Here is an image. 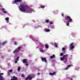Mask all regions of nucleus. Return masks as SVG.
Here are the masks:
<instances>
[{"label": "nucleus", "mask_w": 80, "mask_h": 80, "mask_svg": "<svg viewBox=\"0 0 80 80\" xmlns=\"http://www.w3.org/2000/svg\"><path fill=\"white\" fill-rule=\"evenodd\" d=\"M25 5L24 4H20V6H19L18 8L19 10L22 12H25Z\"/></svg>", "instance_id": "1"}, {"label": "nucleus", "mask_w": 80, "mask_h": 80, "mask_svg": "<svg viewBox=\"0 0 80 80\" xmlns=\"http://www.w3.org/2000/svg\"><path fill=\"white\" fill-rule=\"evenodd\" d=\"M65 18L66 20H67V19L69 20L68 21V22L66 23V25L67 26H68V25H69V23H70V22H72V19L70 18V16H66L65 17Z\"/></svg>", "instance_id": "2"}, {"label": "nucleus", "mask_w": 80, "mask_h": 80, "mask_svg": "<svg viewBox=\"0 0 80 80\" xmlns=\"http://www.w3.org/2000/svg\"><path fill=\"white\" fill-rule=\"evenodd\" d=\"M22 2L23 1L22 0H14L12 1V3H13V4H15V3H17V2L18 3H20V2H21V3H22Z\"/></svg>", "instance_id": "3"}, {"label": "nucleus", "mask_w": 80, "mask_h": 80, "mask_svg": "<svg viewBox=\"0 0 80 80\" xmlns=\"http://www.w3.org/2000/svg\"><path fill=\"white\" fill-rule=\"evenodd\" d=\"M69 47H71V50H72V49H73V48H75V46H74V43H73V42L71 43Z\"/></svg>", "instance_id": "4"}, {"label": "nucleus", "mask_w": 80, "mask_h": 80, "mask_svg": "<svg viewBox=\"0 0 80 80\" xmlns=\"http://www.w3.org/2000/svg\"><path fill=\"white\" fill-rule=\"evenodd\" d=\"M33 78V77H32L30 76V75H29L28 76L25 78V80H31Z\"/></svg>", "instance_id": "5"}, {"label": "nucleus", "mask_w": 80, "mask_h": 80, "mask_svg": "<svg viewBox=\"0 0 80 80\" xmlns=\"http://www.w3.org/2000/svg\"><path fill=\"white\" fill-rule=\"evenodd\" d=\"M2 75H3V73H0V80H3L4 79L3 78V77H2Z\"/></svg>", "instance_id": "6"}, {"label": "nucleus", "mask_w": 80, "mask_h": 80, "mask_svg": "<svg viewBox=\"0 0 80 80\" xmlns=\"http://www.w3.org/2000/svg\"><path fill=\"white\" fill-rule=\"evenodd\" d=\"M41 58L42 62H44L45 63L47 62V59H46V58H45L41 57Z\"/></svg>", "instance_id": "7"}, {"label": "nucleus", "mask_w": 80, "mask_h": 80, "mask_svg": "<svg viewBox=\"0 0 80 80\" xmlns=\"http://www.w3.org/2000/svg\"><path fill=\"white\" fill-rule=\"evenodd\" d=\"M55 74H56V72H54L52 73V72H50L49 73V75H55Z\"/></svg>", "instance_id": "8"}, {"label": "nucleus", "mask_w": 80, "mask_h": 80, "mask_svg": "<svg viewBox=\"0 0 80 80\" xmlns=\"http://www.w3.org/2000/svg\"><path fill=\"white\" fill-rule=\"evenodd\" d=\"M12 79L14 80H18V78H17V77L14 76L12 77Z\"/></svg>", "instance_id": "9"}, {"label": "nucleus", "mask_w": 80, "mask_h": 80, "mask_svg": "<svg viewBox=\"0 0 80 80\" xmlns=\"http://www.w3.org/2000/svg\"><path fill=\"white\" fill-rule=\"evenodd\" d=\"M22 62L23 63H27V59H24L22 61Z\"/></svg>", "instance_id": "10"}, {"label": "nucleus", "mask_w": 80, "mask_h": 80, "mask_svg": "<svg viewBox=\"0 0 80 80\" xmlns=\"http://www.w3.org/2000/svg\"><path fill=\"white\" fill-rule=\"evenodd\" d=\"M17 49L19 51V52H20V50H21V47L19 46L18 47Z\"/></svg>", "instance_id": "11"}, {"label": "nucleus", "mask_w": 80, "mask_h": 80, "mask_svg": "<svg viewBox=\"0 0 80 80\" xmlns=\"http://www.w3.org/2000/svg\"><path fill=\"white\" fill-rule=\"evenodd\" d=\"M18 52H19V51H18L17 49H16L13 51V53H18Z\"/></svg>", "instance_id": "12"}, {"label": "nucleus", "mask_w": 80, "mask_h": 80, "mask_svg": "<svg viewBox=\"0 0 80 80\" xmlns=\"http://www.w3.org/2000/svg\"><path fill=\"white\" fill-rule=\"evenodd\" d=\"M12 72H13V70H9L8 71V75H10V74L9 73V72H10V73H12Z\"/></svg>", "instance_id": "13"}, {"label": "nucleus", "mask_w": 80, "mask_h": 80, "mask_svg": "<svg viewBox=\"0 0 80 80\" xmlns=\"http://www.w3.org/2000/svg\"><path fill=\"white\" fill-rule=\"evenodd\" d=\"M55 55L53 54V56H51L50 58H51V59H53V58H55Z\"/></svg>", "instance_id": "14"}, {"label": "nucleus", "mask_w": 80, "mask_h": 80, "mask_svg": "<svg viewBox=\"0 0 80 80\" xmlns=\"http://www.w3.org/2000/svg\"><path fill=\"white\" fill-rule=\"evenodd\" d=\"M5 44H6V42H4L1 43V45H5Z\"/></svg>", "instance_id": "15"}, {"label": "nucleus", "mask_w": 80, "mask_h": 80, "mask_svg": "<svg viewBox=\"0 0 80 80\" xmlns=\"http://www.w3.org/2000/svg\"><path fill=\"white\" fill-rule=\"evenodd\" d=\"M45 47L46 48H48V45L46 44L45 45Z\"/></svg>", "instance_id": "16"}, {"label": "nucleus", "mask_w": 80, "mask_h": 80, "mask_svg": "<svg viewBox=\"0 0 80 80\" xmlns=\"http://www.w3.org/2000/svg\"><path fill=\"white\" fill-rule=\"evenodd\" d=\"M20 70V67H18V72H19Z\"/></svg>", "instance_id": "17"}, {"label": "nucleus", "mask_w": 80, "mask_h": 80, "mask_svg": "<svg viewBox=\"0 0 80 80\" xmlns=\"http://www.w3.org/2000/svg\"><path fill=\"white\" fill-rule=\"evenodd\" d=\"M14 45H17V42L16 41H15L14 42Z\"/></svg>", "instance_id": "18"}, {"label": "nucleus", "mask_w": 80, "mask_h": 80, "mask_svg": "<svg viewBox=\"0 0 80 80\" xmlns=\"http://www.w3.org/2000/svg\"><path fill=\"white\" fill-rule=\"evenodd\" d=\"M6 20L8 21L9 20V18L8 17H7L5 18Z\"/></svg>", "instance_id": "19"}, {"label": "nucleus", "mask_w": 80, "mask_h": 80, "mask_svg": "<svg viewBox=\"0 0 80 80\" xmlns=\"http://www.w3.org/2000/svg\"><path fill=\"white\" fill-rule=\"evenodd\" d=\"M19 59V57H18L16 59V60H17V61H18V60Z\"/></svg>", "instance_id": "20"}, {"label": "nucleus", "mask_w": 80, "mask_h": 80, "mask_svg": "<svg viewBox=\"0 0 80 80\" xmlns=\"http://www.w3.org/2000/svg\"><path fill=\"white\" fill-rule=\"evenodd\" d=\"M41 8H45V6H42L41 7Z\"/></svg>", "instance_id": "21"}, {"label": "nucleus", "mask_w": 80, "mask_h": 80, "mask_svg": "<svg viewBox=\"0 0 80 80\" xmlns=\"http://www.w3.org/2000/svg\"><path fill=\"white\" fill-rule=\"evenodd\" d=\"M46 23H49V20H46Z\"/></svg>", "instance_id": "22"}, {"label": "nucleus", "mask_w": 80, "mask_h": 80, "mask_svg": "<svg viewBox=\"0 0 80 80\" xmlns=\"http://www.w3.org/2000/svg\"><path fill=\"white\" fill-rule=\"evenodd\" d=\"M53 22H50L49 23V25H52Z\"/></svg>", "instance_id": "23"}, {"label": "nucleus", "mask_w": 80, "mask_h": 80, "mask_svg": "<svg viewBox=\"0 0 80 80\" xmlns=\"http://www.w3.org/2000/svg\"><path fill=\"white\" fill-rule=\"evenodd\" d=\"M60 55L61 56H63V53H61L60 54Z\"/></svg>", "instance_id": "24"}, {"label": "nucleus", "mask_w": 80, "mask_h": 80, "mask_svg": "<svg viewBox=\"0 0 80 80\" xmlns=\"http://www.w3.org/2000/svg\"><path fill=\"white\" fill-rule=\"evenodd\" d=\"M3 13H7V12L6 11H3Z\"/></svg>", "instance_id": "25"}, {"label": "nucleus", "mask_w": 80, "mask_h": 80, "mask_svg": "<svg viewBox=\"0 0 80 80\" xmlns=\"http://www.w3.org/2000/svg\"><path fill=\"white\" fill-rule=\"evenodd\" d=\"M64 59V58H61V61H63V60Z\"/></svg>", "instance_id": "26"}, {"label": "nucleus", "mask_w": 80, "mask_h": 80, "mask_svg": "<svg viewBox=\"0 0 80 80\" xmlns=\"http://www.w3.org/2000/svg\"><path fill=\"white\" fill-rule=\"evenodd\" d=\"M50 29H48L46 30V32H50Z\"/></svg>", "instance_id": "27"}, {"label": "nucleus", "mask_w": 80, "mask_h": 80, "mask_svg": "<svg viewBox=\"0 0 80 80\" xmlns=\"http://www.w3.org/2000/svg\"><path fill=\"white\" fill-rule=\"evenodd\" d=\"M67 62V58H65V63H66Z\"/></svg>", "instance_id": "28"}, {"label": "nucleus", "mask_w": 80, "mask_h": 80, "mask_svg": "<svg viewBox=\"0 0 80 80\" xmlns=\"http://www.w3.org/2000/svg\"><path fill=\"white\" fill-rule=\"evenodd\" d=\"M25 65L26 66H28V62H27V63H26Z\"/></svg>", "instance_id": "29"}, {"label": "nucleus", "mask_w": 80, "mask_h": 80, "mask_svg": "<svg viewBox=\"0 0 80 80\" xmlns=\"http://www.w3.org/2000/svg\"><path fill=\"white\" fill-rule=\"evenodd\" d=\"M62 50H63V51H64V50H65V48H62Z\"/></svg>", "instance_id": "30"}, {"label": "nucleus", "mask_w": 80, "mask_h": 80, "mask_svg": "<svg viewBox=\"0 0 80 80\" xmlns=\"http://www.w3.org/2000/svg\"><path fill=\"white\" fill-rule=\"evenodd\" d=\"M40 52H44L43 51V50H42V49L40 50Z\"/></svg>", "instance_id": "31"}, {"label": "nucleus", "mask_w": 80, "mask_h": 80, "mask_svg": "<svg viewBox=\"0 0 80 80\" xmlns=\"http://www.w3.org/2000/svg\"><path fill=\"white\" fill-rule=\"evenodd\" d=\"M21 77H25V76H24V75H23V74H22L21 75Z\"/></svg>", "instance_id": "32"}, {"label": "nucleus", "mask_w": 80, "mask_h": 80, "mask_svg": "<svg viewBox=\"0 0 80 80\" xmlns=\"http://www.w3.org/2000/svg\"><path fill=\"white\" fill-rule=\"evenodd\" d=\"M17 61H17V60L15 61V63H17Z\"/></svg>", "instance_id": "33"}, {"label": "nucleus", "mask_w": 80, "mask_h": 80, "mask_svg": "<svg viewBox=\"0 0 80 80\" xmlns=\"http://www.w3.org/2000/svg\"><path fill=\"white\" fill-rule=\"evenodd\" d=\"M71 66V65H68L67 66V67H70Z\"/></svg>", "instance_id": "34"}, {"label": "nucleus", "mask_w": 80, "mask_h": 80, "mask_svg": "<svg viewBox=\"0 0 80 80\" xmlns=\"http://www.w3.org/2000/svg\"><path fill=\"white\" fill-rule=\"evenodd\" d=\"M68 67H67V68H65V70H68Z\"/></svg>", "instance_id": "35"}, {"label": "nucleus", "mask_w": 80, "mask_h": 80, "mask_svg": "<svg viewBox=\"0 0 80 80\" xmlns=\"http://www.w3.org/2000/svg\"><path fill=\"white\" fill-rule=\"evenodd\" d=\"M2 11H4V10H5V9H4V8H2Z\"/></svg>", "instance_id": "36"}, {"label": "nucleus", "mask_w": 80, "mask_h": 80, "mask_svg": "<svg viewBox=\"0 0 80 80\" xmlns=\"http://www.w3.org/2000/svg\"><path fill=\"white\" fill-rule=\"evenodd\" d=\"M62 17H63V13H62Z\"/></svg>", "instance_id": "37"}, {"label": "nucleus", "mask_w": 80, "mask_h": 80, "mask_svg": "<svg viewBox=\"0 0 80 80\" xmlns=\"http://www.w3.org/2000/svg\"><path fill=\"white\" fill-rule=\"evenodd\" d=\"M63 57H66V55H64L63 56Z\"/></svg>", "instance_id": "38"}, {"label": "nucleus", "mask_w": 80, "mask_h": 80, "mask_svg": "<svg viewBox=\"0 0 80 80\" xmlns=\"http://www.w3.org/2000/svg\"><path fill=\"white\" fill-rule=\"evenodd\" d=\"M70 80H72L73 79H72V78H71L70 79Z\"/></svg>", "instance_id": "39"}, {"label": "nucleus", "mask_w": 80, "mask_h": 80, "mask_svg": "<svg viewBox=\"0 0 80 80\" xmlns=\"http://www.w3.org/2000/svg\"><path fill=\"white\" fill-rule=\"evenodd\" d=\"M55 47H57V44H55Z\"/></svg>", "instance_id": "40"}, {"label": "nucleus", "mask_w": 80, "mask_h": 80, "mask_svg": "<svg viewBox=\"0 0 80 80\" xmlns=\"http://www.w3.org/2000/svg\"><path fill=\"white\" fill-rule=\"evenodd\" d=\"M40 75V73H38V75Z\"/></svg>", "instance_id": "41"}, {"label": "nucleus", "mask_w": 80, "mask_h": 80, "mask_svg": "<svg viewBox=\"0 0 80 80\" xmlns=\"http://www.w3.org/2000/svg\"><path fill=\"white\" fill-rule=\"evenodd\" d=\"M32 22H33V20L31 21V23H32Z\"/></svg>", "instance_id": "42"}, {"label": "nucleus", "mask_w": 80, "mask_h": 80, "mask_svg": "<svg viewBox=\"0 0 80 80\" xmlns=\"http://www.w3.org/2000/svg\"><path fill=\"white\" fill-rule=\"evenodd\" d=\"M11 80H14V79H11Z\"/></svg>", "instance_id": "43"}, {"label": "nucleus", "mask_w": 80, "mask_h": 80, "mask_svg": "<svg viewBox=\"0 0 80 80\" xmlns=\"http://www.w3.org/2000/svg\"><path fill=\"white\" fill-rule=\"evenodd\" d=\"M1 45V43L0 42V45Z\"/></svg>", "instance_id": "44"}, {"label": "nucleus", "mask_w": 80, "mask_h": 80, "mask_svg": "<svg viewBox=\"0 0 80 80\" xmlns=\"http://www.w3.org/2000/svg\"><path fill=\"white\" fill-rule=\"evenodd\" d=\"M66 55V57H67V55Z\"/></svg>", "instance_id": "45"}]
</instances>
